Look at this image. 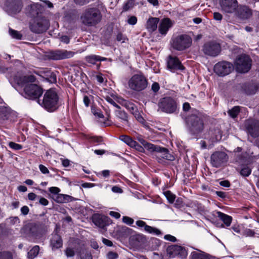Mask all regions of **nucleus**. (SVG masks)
I'll use <instances>...</instances> for the list:
<instances>
[{
	"mask_svg": "<svg viewBox=\"0 0 259 259\" xmlns=\"http://www.w3.org/2000/svg\"><path fill=\"white\" fill-rule=\"evenodd\" d=\"M159 89L160 87L157 82H155L152 84L151 89L154 93L157 92Z\"/></svg>",
	"mask_w": 259,
	"mask_h": 259,
	"instance_id": "obj_63",
	"label": "nucleus"
},
{
	"mask_svg": "<svg viewBox=\"0 0 259 259\" xmlns=\"http://www.w3.org/2000/svg\"><path fill=\"white\" fill-rule=\"evenodd\" d=\"M240 112L239 106H235L228 111L229 115L232 118H235Z\"/></svg>",
	"mask_w": 259,
	"mask_h": 259,
	"instance_id": "obj_42",
	"label": "nucleus"
},
{
	"mask_svg": "<svg viewBox=\"0 0 259 259\" xmlns=\"http://www.w3.org/2000/svg\"><path fill=\"white\" fill-rule=\"evenodd\" d=\"M241 88L246 94L253 95L257 92L259 87L256 83L251 82L243 84Z\"/></svg>",
	"mask_w": 259,
	"mask_h": 259,
	"instance_id": "obj_26",
	"label": "nucleus"
},
{
	"mask_svg": "<svg viewBox=\"0 0 259 259\" xmlns=\"http://www.w3.org/2000/svg\"><path fill=\"white\" fill-rule=\"evenodd\" d=\"M22 7L21 0H6L4 9L9 15L14 17L21 12Z\"/></svg>",
	"mask_w": 259,
	"mask_h": 259,
	"instance_id": "obj_12",
	"label": "nucleus"
},
{
	"mask_svg": "<svg viewBox=\"0 0 259 259\" xmlns=\"http://www.w3.org/2000/svg\"><path fill=\"white\" fill-rule=\"evenodd\" d=\"M244 126L248 134L252 137L259 136V121L254 119H247L245 121Z\"/></svg>",
	"mask_w": 259,
	"mask_h": 259,
	"instance_id": "obj_14",
	"label": "nucleus"
},
{
	"mask_svg": "<svg viewBox=\"0 0 259 259\" xmlns=\"http://www.w3.org/2000/svg\"><path fill=\"white\" fill-rule=\"evenodd\" d=\"M6 77L12 84L13 82L24 87L23 96L29 99H38L42 94V90L34 82L35 77L32 75L24 76L21 72H18L14 75L7 74Z\"/></svg>",
	"mask_w": 259,
	"mask_h": 259,
	"instance_id": "obj_1",
	"label": "nucleus"
},
{
	"mask_svg": "<svg viewBox=\"0 0 259 259\" xmlns=\"http://www.w3.org/2000/svg\"><path fill=\"white\" fill-rule=\"evenodd\" d=\"M39 247L38 245L34 246L28 252V256L31 259L34 258L38 254Z\"/></svg>",
	"mask_w": 259,
	"mask_h": 259,
	"instance_id": "obj_39",
	"label": "nucleus"
},
{
	"mask_svg": "<svg viewBox=\"0 0 259 259\" xmlns=\"http://www.w3.org/2000/svg\"><path fill=\"white\" fill-rule=\"evenodd\" d=\"M107 60L106 58L102 57L96 55H91L85 57V60L89 63L95 64L97 62L104 61Z\"/></svg>",
	"mask_w": 259,
	"mask_h": 259,
	"instance_id": "obj_34",
	"label": "nucleus"
},
{
	"mask_svg": "<svg viewBox=\"0 0 259 259\" xmlns=\"http://www.w3.org/2000/svg\"><path fill=\"white\" fill-rule=\"evenodd\" d=\"M192 45V39L187 34H181L172 39L171 46L178 51H183Z\"/></svg>",
	"mask_w": 259,
	"mask_h": 259,
	"instance_id": "obj_9",
	"label": "nucleus"
},
{
	"mask_svg": "<svg viewBox=\"0 0 259 259\" xmlns=\"http://www.w3.org/2000/svg\"><path fill=\"white\" fill-rule=\"evenodd\" d=\"M118 257V254L117 253L113 251H109L107 254V259H117Z\"/></svg>",
	"mask_w": 259,
	"mask_h": 259,
	"instance_id": "obj_55",
	"label": "nucleus"
},
{
	"mask_svg": "<svg viewBox=\"0 0 259 259\" xmlns=\"http://www.w3.org/2000/svg\"><path fill=\"white\" fill-rule=\"evenodd\" d=\"M251 170L247 166H243L240 170V175L243 177H248L251 174Z\"/></svg>",
	"mask_w": 259,
	"mask_h": 259,
	"instance_id": "obj_43",
	"label": "nucleus"
},
{
	"mask_svg": "<svg viewBox=\"0 0 259 259\" xmlns=\"http://www.w3.org/2000/svg\"><path fill=\"white\" fill-rule=\"evenodd\" d=\"M27 237L29 241L40 243L45 240L46 232L45 227L40 224L32 223L28 226Z\"/></svg>",
	"mask_w": 259,
	"mask_h": 259,
	"instance_id": "obj_5",
	"label": "nucleus"
},
{
	"mask_svg": "<svg viewBox=\"0 0 259 259\" xmlns=\"http://www.w3.org/2000/svg\"><path fill=\"white\" fill-rule=\"evenodd\" d=\"M37 102L47 111L52 112L58 107L59 97L55 89H51L46 92L42 100L38 99Z\"/></svg>",
	"mask_w": 259,
	"mask_h": 259,
	"instance_id": "obj_3",
	"label": "nucleus"
},
{
	"mask_svg": "<svg viewBox=\"0 0 259 259\" xmlns=\"http://www.w3.org/2000/svg\"><path fill=\"white\" fill-rule=\"evenodd\" d=\"M9 146L11 149L15 150H21L23 148V146L21 145L14 143L13 142H10L9 143Z\"/></svg>",
	"mask_w": 259,
	"mask_h": 259,
	"instance_id": "obj_49",
	"label": "nucleus"
},
{
	"mask_svg": "<svg viewBox=\"0 0 259 259\" xmlns=\"http://www.w3.org/2000/svg\"><path fill=\"white\" fill-rule=\"evenodd\" d=\"M214 72L219 76H224L230 73L234 69L232 63L223 61L217 63L213 68Z\"/></svg>",
	"mask_w": 259,
	"mask_h": 259,
	"instance_id": "obj_13",
	"label": "nucleus"
},
{
	"mask_svg": "<svg viewBox=\"0 0 259 259\" xmlns=\"http://www.w3.org/2000/svg\"><path fill=\"white\" fill-rule=\"evenodd\" d=\"M163 194L170 203H173L176 199V196L170 191L167 190L163 192Z\"/></svg>",
	"mask_w": 259,
	"mask_h": 259,
	"instance_id": "obj_40",
	"label": "nucleus"
},
{
	"mask_svg": "<svg viewBox=\"0 0 259 259\" xmlns=\"http://www.w3.org/2000/svg\"><path fill=\"white\" fill-rule=\"evenodd\" d=\"M119 102L122 106L124 107L132 114L138 110L137 106L131 102H130L125 100L121 99V101Z\"/></svg>",
	"mask_w": 259,
	"mask_h": 259,
	"instance_id": "obj_33",
	"label": "nucleus"
},
{
	"mask_svg": "<svg viewBox=\"0 0 259 259\" xmlns=\"http://www.w3.org/2000/svg\"><path fill=\"white\" fill-rule=\"evenodd\" d=\"M159 19L156 17H150L146 24V28L149 32H152L156 30Z\"/></svg>",
	"mask_w": 259,
	"mask_h": 259,
	"instance_id": "obj_30",
	"label": "nucleus"
},
{
	"mask_svg": "<svg viewBox=\"0 0 259 259\" xmlns=\"http://www.w3.org/2000/svg\"><path fill=\"white\" fill-rule=\"evenodd\" d=\"M135 118L137 119L138 121L141 123H143L145 121L144 119L143 118L142 115L139 113V111L136 110L135 112L133 113Z\"/></svg>",
	"mask_w": 259,
	"mask_h": 259,
	"instance_id": "obj_54",
	"label": "nucleus"
},
{
	"mask_svg": "<svg viewBox=\"0 0 259 259\" xmlns=\"http://www.w3.org/2000/svg\"><path fill=\"white\" fill-rule=\"evenodd\" d=\"M13 255L9 251H1L0 259H13Z\"/></svg>",
	"mask_w": 259,
	"mask_h": 259,
	"instance_id": "obj_44",
	"label": "nucleus"
},
{
	"mask_svg": "<svg viewBox=\"0 0 259 259\" xmlns=\"http://www.w3.org/2000/svg\"><path fill=\"white\" fill-rule=\"evenodd\" d=\"M219 5L222 11L232 13L235 12L238 3L237 0H219Z\"/></svg>",
	"mask_w": 259,
	"mask_h": 259,
	"instance_id": "obj_18",
	"label": "nucleus"
},
{
	"mask_svg": "<svg viewBox=\"0 0 259 259\" xmlns=\"http://www.w3.org/2000/svg\"><path fill=\"white\" fill-rule=\"evenodd\" d=\"M50 245L53 250H56L62 247L63 241L61 237L57 233L53 234L50 240Z\"/></svg>",
	"mask_w": 259,
	"mask_h": 259,
	"instance_id": "obj_28",
	"label": "nucleus"
},
{
	"mask_svg": "<svg viewBox=\"0 0 259 259\" xmlns=\"http://www.w3.org/2000/svg\"><path fill=\"white\" fill-rule=\"evenodd\" d=\"M77 255L80 259H93L91 252L84 247V245H80L78 248L76 249Z\"/></svg>",
	"mask_w": 259,
	"mask_h": 259,
	"instance_id": "obj_25",
	"label": "nucleus"
},
{
	"mask_svg": "<svg viewBox=\"0 0 259 259\" xmlns=\"http://www.w3.org/2000/svg\"><path fill=\"white\" fill-rule=\"evenodd\" d=\"M115 114L117 117L120 118L122 121H127V114L124 111L121 110L120 109H117L115 111Z\"/></svg>",
	"mask_w": 259,
	"mask_h": 259,
	"instance_id": "obj_37",
	"label": "nucleus"
},
{
	"mask_svg": "<svg viewBox=\"0 0 259 259\" xmlns=\"http://www.w3.org/2000/svg\"><path fill=\"white\" fill-rule=\"evenodd\" d=\"M49 191L52 193L55 194V195H56L58 194L60 191V190L59 188L56 187H52L49 188Z\"/></svg>",
	"mask_w": 259,
	"mask_h": 259,
	"instance_id": "obj_58",
	"label": "nucleus"
},
{
	"mask_svg": "<svg viewBox=\"0 0 259 259\" xmlns=\"http://www.w3.org/2000/svg\"><path fill=\"white\" fill-rule=\"evenodd\" d=\"M46 79L50 83H54L56 81V76L54 73L49 72L47 73Z\"/></svg>",
	"mask_w": 259,
	"mask_h": 259,
	"instance_id": "obj_46",
	"label": "nucleus"
},
{
	"mask_svg": "<svg viewBox=\"0 0 259 259\" xmlns=\"http://www.w3.org/2000/svg\"><path fill=\"white\" fill-rule=\"evenodd\" d=\"M136 225L140 228H143L144 231L147 233L153 235L160 236L162 234L161 231L156 228L148 226L146 223L141 220H139L136 222Z\"/></svg>",
	"mask_w": 259,
	"mask_h": 259,
	"instance_id": "obj_19",
	"label": "nucleus"
},
{
	"mask_svg": "<svg viewBox=\"0 0 259 259\" xmlns=\"http://www.w3.org/2000/svg\"><path fill=\"white\" fill-rule=\"evenodd\" d=\"M214 215L218 217L227 227L230 226L232 221V218L231 216L219 211H214Z\"/></svg>",
	"mask_w": 259,
	"mask_h": 259,
	"instance_id": "obj_31",
	"label": "nucleus"
},
{
	"mask_svg": "<svg viewBox=\"0 0 259 259\" xmlns=\"http://www.w3.org/2000/svg\"><path fill=\"white\" fill-rule=\"evenodd\" d=\"M228 155L223 151H215L210 156V164L215 168H220L224 166L228 160Z\"/></svg>",
	"mask_w": 259,
	"mask_h": 259,
	"instance_id": "obj_11",
	"label": "nucleus"
},
{
	"mask_svg": "<svg viewBox=\"0 0 259 259\" xmlns=\"http://www.w3.org/2000/svg\"><path fill=\"white\" fill-rule=\"evenodd\" d=\"M77 247L75 248V250L71 247H67L65 250V254L68 257H71L75 254V251Z\"/></svg>",
	"mask_w": 259,
	"mask_h": 259,
	"instance_id": "obj_48",
	"label": "nucleus"
},
{
	"mask_svg": "<svg viewBox=\"0 0 259 259\" xmlns=\"http://www.w3.org/2000/svg\"><path fill=\"white\" fill-rule=\"evenodd\" d=\"M172 26V22L169 18H164L160 22L158 30L160 34L165 35Z\"/></svg>",
	"mask_w": 259,
	"mask_h": 259,
	"instance_id": "obj_27",
	"label": "nucleus"
},
{
	"mask_svg": "<svg viewBox=\"0 0 259 259\" xmlns=\"http://www.w3.org/2000/svg\"><path fill=\"white\" fill-rule=\"evenodd\" d=\"M89 141L93 144H99L102 142V138L101 137L92 136L89 139Z\"/></svg>",
	"mask_w": 259,
	"mask_h": 259,
	"instance_id": "obj_45",
	"label": "nucleus"
},
{
	"mask_svg": "<svg viewBox=\"0 0 259 259\" xmlns=\"http://www.w3.org/2000/svg\"><path fill=\"white\" fill-rule=\"evenodd\" d=\"M213 18L217 21H221L223 18L222 15L219 12H214L213 14Z\"/></svg>",
	"mask_w": 259,
	"mask_h": 259,
	"instance_id": "obj_64",
	"label": "nucleus"
},
{
	"mask_svg": "<svg viewBox=\"0 0 259 259\" xmlns=\"http://www.w3.org/2000/svg\"><path fill=\"white\" fill-rule=\"evenodd\" d=\"M235 12L236 15L241 19H247L252 15L251 9L245 6H237Z\"/></svg>",
	"mask_w": 259,
	"mask_h": 259,
	"instance_id": "obj_22",
	"label": "nucleus"
},
{
	"mask_svg": "<svg viewBox=\"0 0 259 259\" xmlns=\"http://www.w3.org/2000/svg\"><path fill=\"white\" fill-rule=\"evenodd\" d=\"M31 9L32 12L30 14V16L35 18L34 21L30 23V29L31 31L40 33L47 30L49 25L48 21L45 18L39 15V12L36 9V7L32 6Z\"/></svg>",
	"mask_w": 259,
	"mask_h": 259,
	"instance_id": "obj_4",
	"label": "nucleus"
},
{
	"mask_svg": "<svg viewBox=\"0 0 259 259\" xmlns=\"http://www.w3.org/2000/svg\"><path fill=\"white\" fill-rule=\"evenodd\" d=\"M122 222L128 226H132L134 222V220L129 217L123 216L122 217Z\"/></svg>",
	"mask_w": 259,
	"mask_h": 259,
	"instance_id": "obj_50",
	"label": "nucleus"
},
{
	"mask_svg": "<svg viewBox=\"0 0 259 259\" xmlns=\"http://www.w3.org/2000/svg\"><path fill=\"white\" fill-rule=\"evenodd\" d=\"M108 218L99 214L95 215L93 218V222L94 224L101 228H104L108 224Z\"/></svg>",
	"mask_w": 259,
	"mask_h": 259,
	"instance_id": "obj_29",
	"label": "nucleus"
},
{
	"mask_svg": "<svg viewBox=\"0 0 259 259\" xmlns=\"http://www.w3.org/2000/svg\"><path fill=\"white\" fill-rule=\"evenodd\" d=\"M186 123L190 133L195 138L201 137L204 124L201 116L196 112L186 118Z\"/></svg>",
	"mask_w": 259,
	"mask_h": 259,
	"instance_id": "obj_2",
	"label": "nucleus"
},
{
	"mask_svg": "<svg viewBox=\"0 0 259 259\" xmlns=\"http://www.w3.org/2000/svg\"><path fill=\"white\" fill-rule=\"evenodd\" d=\"M169 256L175 257L179 256L181 257H185L187 255L186 249L182 246L174 245L169 247L167 249Z\"/></svg>",
	"mask_w": 259,
	"mask_h": 259,
	"instance_id": "obj_20",
	"label": "nucleus"
},
{
	"mask_svg": "<svg viewBox=\"0 0 259 259\" xmlns=\"http://www.w3.org/2000/svg\"><path fill=\"white\" fill-rule=\"evenodd\" d=\"M9 34L10 35L14 38L17 39H21L22 37V35L21 33L15 30L12 28H9Z\"/></svg>",
	"mask_w": 259,
	"mask_h": 259,
	"instance_id": "obj_41",
	"label": "nucleus"
},
{
	"mask_svg": "<svg viewBox=\"0 0 259 259\" xmlns=\"http://www.w3.org/2000/svg\"><path fill=\"white\" fill-rule=\"evenodd\" d=\"M94 76L99 83H102L104 82V79L103 77V75L102 73H99L95 75Z\"/></svg>",
	"mask_w": 259,
	"mask_h": 259,
	"instance_id": "obj_57",
	"label": "nucleus"
},
{
	"mask_svg": "<svg viewBox=\"0 0 259 259\" xmlns=\"http://www.w3.org/2000/svg\"><path fill=\"white\" fill-rule=\"evenodd\" d=\"M164 239H165L166 240H168V241H169L171 242H175L177 241V238L175 236H172L169 234L165 235L164 236Z\"/></svg>",
	"mask_w": 259,
	"mask_h": 259,
	"instance_id": "obj_59",
	"label": "nucleus"
},
{
	"mask_svg": "<svg viewBox=\"0 0 259 259\" xmlns=\"http://www.w3.org/2000/svg\"><path fill=\"white\" fill-rule=\"evenodd\" d=\"M38 198H39V203L43 206H47V205H48L49 204V201L44 198V197H38Z\"/></svg>",
	"mask_w": 259,
	"mask_h": 259,
	"instance_id": "obj_61",
	"label": "nucleus"
},
{
	"mask_svg": "<svg viewBox=\"0 0 259 259\" xmlns=\"http://www.w3.org/2000/svg\"><path fill=\"white\" fill-rule=\"evenodd\" d=\"M15 116V113L7 107L0 106V120H10Z\"/></svg>",
	"mask_w": 259,
	"mask_h": 259,
	"instance_id": "obj_23",
	"label": "nucleus"
},
{
	"mask_svg": "<svg viewBox=\"0 0 259 259\" xmlns=\"http://www.w3.org/2000/svg\"><path fill=\"white\" fill-rule=\"evenodd\" d=\"M105 99L107 102L110 103L113 106L116 107L117 109H120V106L116 103L114 99H113L112 97L107 96Z\"/></svg>",
	"mask_w": 259,
	"mask_h": 259,
	"instance_id": "obj_51",
	"label": "nucleus"
},
{
	"mask_svg": "<svg viewBox=\"0 0 259 259\" xmlns=\"http://www.w3.org/2000/svg\"><path fill=\"white\" fill-rule=\"evenodd\" d=\"M119 139L131 147H132L133 145L135 144V141L127 135H121L119 137Z\"/></svg>",
	"mask_w": 259,
	"mask_h": 259,
	"instance_id": "obj_36",
	"label": "nucleus"
},
{
	"mask_svg": "<svg viewBox=\"0 0 259 259\" xmlns=\"http://www.w3.org/2000/svg\"><path fill=\"white\" fill-rule=\"evenodd\" d=\"M156 157L158 159L159 162L162 159H166L169 161H173L175 157L169 153L168 150L164 148L160 147V149L157 151Z\"/></svg>",
	"mask_w": 259,
	"mask_h": 259,
	"instance_id": "obj_24",
	"label": "nucleus"
},
{
	"mask_svg": "<svg viewBox=\"0 0 259 259\" xmlns=\"http://www.w3.org/2000/svg\"><path fill=\"white\" fill-rule=\"evenodd\" d=\"M54 200L57 203H67L72 201L73 197L72 196L62 194H58L53 197Z\"/></svg>",
	"mask_w": 259,
	"mask_h": 259,
	"instance_id": "obj_32",
	"label": "nucleus"
},
{
	"mask_svg": "<svg viewBox=\"0 0 259 259\" xmlns=\"http://www.w3.org/2000/svg\"><path fill=\"white\" fill-rule=\"evenodd\" d=\"M100 11L95 8L87 9L81 16L82 23L88 26H94L98 23L101 19Z\"/></svg>",
	"mask_w": 259,
	"mask_h": 259,
	"instance_id": "obj_6",
	"label": "nucleus"
},
{
	"mask_svg": "<svg viewBox=\"0 0 259 259\" xmlns=\"http://www.w3.org/2000/svg\"><path fill=\"white\" fill-rule=\"evenodd\" d=\"M39 169L40 171L44 174H48L49 173V170L48 168L42 164L39 165Z\"/></svg>",
	"mask_w": 259,
	"mask_h": 259,
	"instance_id": "obj_60",
	"label": "nucleus"
},
{
	"mask_svg": "<svg viewBox=\"0 0 259 259\" xmlns=\"http://www.w3.org/2000/svg\"><path fill=\"white\" fill-rule=\"evenodd\" d=\"M190 257L191 259H209L206 253L199 250L192 252Z\"/></svg>",
	"mask_w": 259,
	"mask_h": 259,
	"instance_id": "obj_35",
	"label": "nucleus"
},
{
	"mask_svg": "<svg viewBox=\"0 0 259 259\" xmlns=\"http://www.w3.org/2000/svg\"><path fill=\"white\" fill-rule=\"evenodd\" d=\"M234 65L236 71L240 73L248 72L251 66V60L246 55L238 56L235 60Z\"/></svg>",
	"mask_w": 259,
	"mask_h": 259,
	"instance_id": "obj_10",
	"label": "nucleus"
},
{
	"mask_svg": "<svg viewBox=\"0 0 259 259\" xmlns=\"http://www.w3.org/2000/svg\"><path fill=\"white\" fill-rule=\"evenodd\" d=\"M137 22V18L136 16H131L128 17L127 23L131 25H135Z\"/></svg>",
	"mask_w": 259,
	"mask_h": 259,
	"instance_id": "obj_52",
	"label": "nucleus"
},
{
	"mask_svg": "<svg viewBox=\"0 0 259 259\" xmlns=\"http://www.w3.org/2000/svg\"><path fill=\"white\" fill-rule=\"evenodd\" d=\"M132 148H134L136 150L140 152H145V148L144 147V146L143 145H140L136 141H135V144H134V145H133Z\"/></svg>",
	"mask_w": 259,
	"mask_h": 259,
	"instance_id": "obj_53",
	"label": "nucleus"
},
{
	"mask_svg": "<svg viewBox=\"0 0 259 259\" xmlns=\"http://www.w3.org/2000/svg\"><path fill=\"white\" fill-rule=\"evenodd\" d=\"M202 50L205 55L215 57L220 54L221 47L219 44L215 42H208L203 45Z\"/></svg>",
	"mask_w": 259,
	"mask_h": 259,
	"instance_id": "obj_15",
	"label": "nucleus"
},
{
	"mask_svg": "<svg viewBox=\"0 0 259 259\" xmlns=\"http://www.w3.org/2000/svg\"><path fill=\"white\" fill-rule=\"evenodd\" d=\"M126 39V36L120 32L118 33L116 36V40L118 41H121L122 42H125V40Z\"/></svg>",
	"mask_w": 259,
	"mask_h": 259,
	"instance_id": "obj_56",
	"label": "nucleus"
},
{
	"mask_svg": "<svg viewBox=\"0 0 259 259\" xmlns=\"http://www.w3.org/2000/svg\"><path fill=\"white\" fill-rule=\"evenodd\" d=\"M158 106L161 111L172 114L177 112L178 104L177 101L173 98L165 97L159 100Z\"/></svg>",
	"mask_w": 259,
	"mask_h": 259,
	"instance_id": "obj_7",
	"label": "nucleus"
},
{
	"mask_svg": "<svg viewBox=\"0 0 259 259\" xmlns=\"http://www.w3.org/2000/svg\"><path fill=\"white\" fill-rule=\"evenodd\" d=\"M144 147L150 152H157L158 150L160 149V146L155 145L153 144L148 143V142H147L145 145H144Z\"/></svg>",
	"mask_w": 259,
	"mask_h": 259,
	"instance_id": "obj_38",
	"label": "nucleus"
},
{
	"mask_svg": "<svg viewBox=\"0 0 259 259\" xmlns=\"http://www.w3.org/2000/svg\"><path fill=\"white\" fill-rule=\"evenodd\" d=\"M129 88L134 91L140 92L145 89L148 85V81L142 74L133 75L128 81Z\"/></svg>",
	"mask_w": 259,
	"mask_h": 259,
	"instance_id": "obj_8",
	"label": "nucleus"
},
{
	"mask_svg": "<svg viewBox=\"0 0 259 259\" xmlns=\"http://www.w3.org/2000/svg\"><path fill=\"white\" fill-rule=\"evenodd\" d=\"M222 132L220 128H215L213 130H210L208 134H205L204 138L206 140H208L209 141V145L208 149L211 148L214 143L221 140L222 138Z\"/></svg>",
	"mask_w": 259,
	"mask_h": 259,
	"instance_id": "obj_16",
	"label": "nucleus"
},
{
	"mask_svg": "<svg viewBox=\"0 0 259 259\" xmlns=\"http://www.w3.org/2000/svg\"><path fill=\"white\" fill-rule=\"evenodd\" d=\"M91 97H92V96H90V97H89L87 95L84 96L83 103L86 107H88L89 106Z\"/></svg>",
	"mask_w": 259,
	"mask_h": 259,
	"instance_id": "obj_62",
	"label": "nucleus"
},
{
	"mask_svg": "<svg viewBox=\"0 0 259 259\" xmlns=\"http://www.w3.org/2000/svg\"><path fill=\"white\" fill-rule=\"evenodd\" d=\"M134 0H128L123 6V10L126 11L133 8L134 5Z\"/></svg>",
	"mask_w": 259,
	"mask_h": 259,
	"instance_id": "obj_47",
	"label": "nucleus"
},
{
	"mask_svg": "<svg viewBox=\"0 0 259 259\" xmlns=\"http://www.w3.org/2000/svg\"><path fill=\"white\" fill-rule=\"evenodd\" d=\"M75 53L65 50H58L51 51L49 55V58L54 60H59L71 58L74 55Z\"/></svg>",
	"mask_w": 259,
	"mask_h": 259,
	"instance_id": "obj_17",
	"label": "nucleus"
},
{
	"mask_svg": "<svg viewBox=\"0 0 259 259\" xmlns=\"http://www.w3.org/2000/svg\"><path fill=\"white\" fill-rule=\"evenodd\" d=\"M167 64L168 68L172 72L178 70H182L184 69L181 62L176 57L169 56Z\"/></svg>",
	"mask_w": 259,
	"mask_h": 259,
	"instance_id": "obj_21",
	"label": "nucleus"
}]
</instances>
